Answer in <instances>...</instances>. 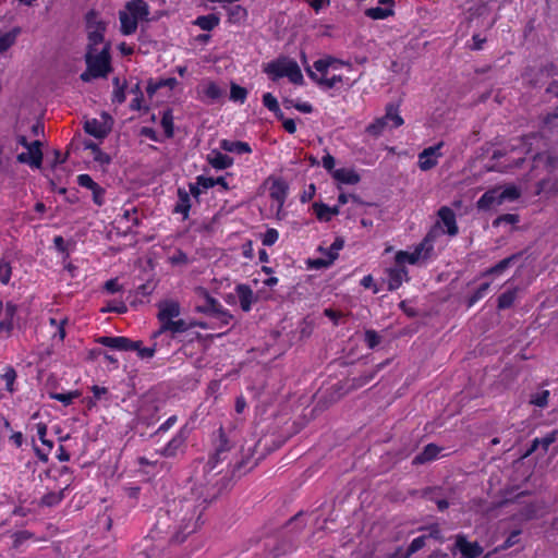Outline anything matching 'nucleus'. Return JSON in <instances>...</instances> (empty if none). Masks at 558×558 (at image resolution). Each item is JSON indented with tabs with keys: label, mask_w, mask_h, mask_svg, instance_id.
I'll list each match as a JSON object with an SVG mask.
<instances>
[{
	"label": "nucleus",
	"mask_w": 558,
	"mask_h": 558,
	"mask_svg": "<svg viewBox=\"0 0 558 558\" xmlns=\"http://www.w3.org/2000/svg\"><path fill=\"white\" fill-rule=\"evenodd\" d=\"M439 221L430 228L425 234L423 240L414 246L413 252L398 251L395 255L396 263H408L410 265H416L420 262H426L434 255V245L439 236L441 229Z\"/></svg>",
	"instance_id": "1"
},
{
	"label": "nucleus",
	"mask_w": 558,
	"mask_h": 558,
	"mask_svg": "<svg viewBox=\"0 0 558 558\" xmlns=\"http://www.w3.org/2000/svg\"><path fill=\"white\" fill-rule=\"evenodd\" d=\"M206 507V499L202 501L184 499L182 501L181 510L184 511V514L180 519L179 531L173 537L177 543H182L189 534L197 530L202 524L201 520Z\"/></svg>",
	"instance_id": "2"
},
{
	"label": "nucleus",
	"mask_w": 558,
	"mask_h": 558,
	"mask_svg": "<svg viewBox=\"0 0 558 558\" xmlns=\"http://www.w3.org/2000/svg\"><path fill=\"white\" fill-rule=\"evenodd\" d=\"M149 7L144 0L126 2L124 10L119 12L120 31L123 35H133L142 21H148Z\"/></svg>",
	"instance_id": "3"
},
{
	"label": "nucleus",
	"mask_w": 558,
	"mask_h": 558,
	"mask_svg": "<svg viewBox=\"0 0 558 558\" xmlns=\"http://www.w3.org/2000/svg\"><path fill=\"white\" fill-rule=\"evenodd\" d=\"M158 307L160 328L154 333V337H158L163 332H171L172 335L182 333L189 329V325L185 320L175 319L180 315V305L178 302L163 301L159 303Z\"/></svg>",
	"instance_id": "4"
},
{
	"label": "nucleus",
	"mask_w": 558,
	"mask_h": 558,
	"mask_svg": "<svg viewBox=\"0 0 558 558\" xmlns=\"http://www.w3.org/2000/svg\"><path fill=\"white\" fill-rule=\"evenodd\" d=\"M86 64L87 70L81 74L82 81L105 77L111 70L109 46L102 45L100 49L87 50Z\"/></svg>",
	"instance_id": "5"
},
{
	"label": "nucleus",
	"mask_w": 558,
	"mask_h": 558,
	"mask_svg": "<svg viewBox=\"0 0 558 558\" xmlns=\"http://www.w3.org/2000/svg\"><path fill=\"white\" fill-rule=\"evenodd\" d=\"M539 144L545 145L544 136L539 132H532L517 140V144L511 146L510 151H519L520 156L514 158L509 167L520 168L524 162L525 156L536 159L539 156Z\"/></svg>",
	"instance_id": "6"
},
{
	"label": "nucleus",
	"mask_w": 558,
	"mask_h": 558,
	"mask_svg": "<svg viewBox=\"0 0 558 558\" xmlns=\"http://www.w3.org/2000/svg\"><path fill=\"white\" fill-rule=\"evenodd\" d=\"M404 123L403 118L399 114L398 107L393 104L386 106L384 117L375 119L366 126V133L373 137L380 136L387 128L397 129Z\"/></svg>",
	"instance_id": "7"
},
{
	"label": "nucleus",
	"mask_w": 558,
	"mask_h": 558,
	"mask_svg": "<svg viewBox=\"0 0 558 558\" xmlns=\"http://www.w3.org/2000/svg\"><path fill=\"white\" fill-rule=\"evenodd\" d=\"M196 99L205 105L220 102L226 96V88L210 78H203L195 88Z\"/></svg>",
	"instance_id": "8"
},
{
	"label": "nucleus",
	"mask_w": 558,
	"mask_h": 558,
	"mask_svg": "<svg viewBox=\"0 0 558 558\" xmlns=\"http://www.w3.org/2000/svg\"><path fill=\"white\" fill-rule=\"evenodd\" d=\"M196 311L216 319L219 326H227L232 315L214 298L206 295L204 303L196 306Z\"/></svg>",
	"instance_id": "9"
},
{
	"label": "nucleus",
	"mask_w": 558,
	"mask_h": 558,
	"mask_svg": "<svg viewBox=\"0 0 558 558\" xmlns=\"http://www.w3.org/2000/svg\"><path fill=\"white\" fill-rule=\"evenodd\" d=\"M190 436V429L186 425L182 426L175 435L162 447L159 453L165 458H175L183 454L186 449V441Z\"/></svg>",
	"instance_id": "10"
},
{
	"label": "nucleus",
	"mask_w": 558,
	"mask_h": 558,
	"mask_svg": "<svg viewBox=\"0 0 558 558\" xmlns=\"http://www.w3.org/2000/svg\"><path fill=\"white\" fill-rule=\"evenodd\" d=\"M17 306L11 302L3 304L0 301V338H8L13 328L16 316Z\"/></svg>",
	"instance_id": "11"
},
{
	"label": "nucleus",
	"mask_w": 558,
	"mask_h": 558,
	"mask_svg": "<svg viewBox=\"0 0 558 558\" xmlns=\"http://www.w3.org/2000/svg\"><path fill=\"white\" fill-rule=\"evenodd\" d=\"M34 429L36 430V436L43 444V448H39L35 441L33 440V449L35 451L36 457L41 462H47L49 459V454L53 448V441L47 438V425L43 422L35 424Z\"/></svg>",
	"instance_id": "12"
},
{
	"label": "nucleus",
	"mask_w": 558,
	"mask_h": 558,
	"mask_svg": "<svg viewBox=\"0 0 558 558\" xmlns=\"http://www.w3.org/2000/svg\"><path fill=\"white\" fill-rule=\"evenodd\" d=\"M41 142L36 140L31 142L29 146L16 156V159L20 163L28 165L31 168L39 169L43 163V150H41Z\"/></svg>",
	"instance_id": "13"
},
{
	"label": "nucleus",
	"mask_w": 558,
	"mask_h": 558,
	"mask_svg": "<svg viewBox=\"0 0 558 558\" xmlns=\"http://www.w3.org/2000/svg\"><path fill=\"white\" fill-rule=\"evenodd\" d=\"M230 448L231 446L228 437L226 436L223 429L219 428L214 452L210 454L207 462L210 470L215 469L221 461L226 459L227 452L230 450Z\"/></svg>",
	"instance_id": "14"
},
{
	"label": "nucleus",
	"mask_w": 558,
	"mask_h": 558,
	"mask_svg": "<svg viewBox=\"0 0 558 558\" xmlns=\"http://www.w3.org/2000/svg\"><path fill=\"white\" fill-rule=\"evenodd\" d=\"M444 142H439L434 146L424 148L418 154V167L422 171H428L437 166L438 159L442 156L440 149Z\"/></svg>",
	"instance_id": "15"
},
{
	"label": "nucleus",
	"mask_w": 558,
	"mask_h": 558,
	"mask_svg": "<svg viewBox=\"0 0 558 558\" xmlns=\"http://www.w3.org/2000/svg\"><path fill=\"white\" fill-rule=\"evenodd\" d=\"M405 264L407 263L395 262V266L386 270L389 291L398 290L402 286L403 281H408L410 279Z\"/></svg>",
	"instance_id": "16"
},
{
	"label": "nucleus",
	"mask_w": 558,
	"mask_h": 558,
	"mask_svg": "<svg viewBox=\"0 0 558 558\" xmlns=\"http://www.w3.org/2000/svg\"><path fill=\"white\" fill-rule=\"evenodd\" d=\"M97 342L104 347L111 348L118 351H133L138 348V341H133L126 337H108L104 336L98 338Z\"/></svg>",
	"instance_id": "17"
},
{
	"label": "nucleus",
	"mask_w": 558,
	"mask_h": 558,
	"mask_svg": "<svg viewBox=\"0 0 558 558\" xmlns=\"http://www.w3.org/2000/svg\"><path fill=\"white\" fill-rule=\"evenodd\" d=\"M84 130L87 134L98 140H102L109 134L111 130V124L108 119H90L85 121Z\"/></svg>",
	"instance_id": "18"
},
{
	"label": "nucleus",
	"mask_w": 558,
	"mask_h": 558,
	"mask_svg": "<svg viewBox=\"0 0 558 558\" xmlns=\"http://www.w3.org/2000/svg\"><path fill=\"white\" fill-rule=\"evenodd\" d=\"M281 77H288L295 85H302L304 82L299 64L284 58H281Z\"/></svg>",
	"instance_id": "19"
},
{
	"label": "nucleus",
	"mask_w": 558,
	"mask_h": 558,
	"mask_svg": "<svg viewBox=\"0 0 558 558\" xmlns=\"http://www.w3.org/2000/svg\"><path fill=\"white\" fill-rule=\"evenodd\" d=\"M437 215L440 219V222H442V225L446 227V232L450 236L457 235L459 232V228L457 225L454 211L448 206H442L439 208Z\"/></svg>",
	"instance_id": "20"
},
{
	"label": "nucleus",
	"mask_w": 558,
	"mask_h": 558,
	"mask_svg": "<svg viewBox=\"0 0 558 558\" xmlns=\"http://www.w3.org/2000/svg\"><path fill=\"white\" fill-rule=\"evenodd\" d=\"M343 64L341 60L329 56L314 61L313 68L311 69L318 74V77H327L330 68L339 69Z\"/></svg>",
	"instance_id": "21"
},
{
	"label": "nucleus",
	"mask_w": 558,
	"mask_h": 558,
	"mask_svg": "<svg viewBox=\"0 0 558 558\" xmlns=\"http://www.w3.org/2000/svg\"><path fill=\"white\" fill-rule=\"evenodd\" d=\"M236 296L240 302V307L243 312H250L253 304L256 302V296L253 290L247 284H238L235 287Z\"/></svg>",
	"instance_id": "22"
},
{
	"label": "nucleus",
	"mask_w": 558,
	"mask_h": 558,
	"mask_svg": "<svg viewBox=\"0 0 558 558\" xmlns=\"http://www.w3.org/2000/svg\"><path fill=\"white\" fill-rule=\"evenodd\" d=\"M457 547L465 558H478L484 551L478 543L469 542L462 536L457 538Z\"/></svg>",
	"instance_id": "23"
},
{
	"label": "nucleus",
	"mask_w": 558,
	"mask_h": 558,
	"mask_svg": "<svg viewBox=\"0 0 558 558\" xmlns=\"http://www.w3.org/2000/svg\"><path fill=\"white\" fill-rule=\"evenodd\" d=\"M441 450L442 448L437 446L436 444H428L420 453H417L413 458L412 464L421 465L434 461L438 458V454L440 453Z\"/></svg>",
	"instance_id": "24"
},
{
	"label": "nucleus",
	"mask_w": 558,
	"mask_h": 558,
	"mask_svg": "<svg viewBox=\"0 0 558 558\" xmlns=\"http://www.w3.org/2000/svg\"><path fill=\"white\" fill-rule=\"evenodd\" d=\"M308 77L314 81L320 89L327 90L333 88L337 84L343 82L342 75H332L331 77H318V74L313 72L308 66L306 68Z\"/></svg>",
	"instance_id": "25"
},
{
	"label": "nucleus",
	"mask_w": 558,
	"mask_h": 558,
	"mask_svg": "<svg viewBox=\"0 0 558 558\" xmlns=\"http://www.w3.org/2000/svg\"><path fill=\"white\" fill-rule=\"evenodd\" d=\"M313 211L319 221L328 222L333 216L339 215L340 210L338 206L330 207L325 203L315 202L312 205Z\"/></svg>",
	"instance_id": "26"
},
{
	"label": "nucleus",
	"mask_w": 558,
	"mask_h": 558,
	"mask_svg": "<svg viewBox=\"0 0 558 558\" xmlns=\"http://www.w3.org/2000/svg\"><path fill=\"white\" fill-rule=\"evenodd\" d=\"M1 380L4 383V389L10 395L15 393L19 390V386L16 383L17 373L11 365H5L3 367V372L0 375Z\"/></svg>",
	"instance_id": "27"
},
{
	"label": "nucleus",
	"mask_w": 558,
	"mask_h": 558,
	"mask_svg": "<svg viewBox=\"0 0 558 558\" xmlns=\"http://www.w3.org/2000/svg\"><path fill=\"white\" fill-rule=\"evenodd\" d=\"M499 205H501L499 190L495 189L486 191L477 201V208L482 210H488Z\"/></svg>",
	"instance_id": "28"
},
{
	"label": "nucleus",
	"mask_w": 558,
	"mask_h": 558,
	"mask_svg": "<svg viewBox=\"0 0 558 558\" xmlns=\"http://www.w3.org/2000/svg\"><path fill=\"white\" fill-rule=\"evenodd\" d=\"M207 160L217 170H225L233 165V158L218 150L208 154Z\"/></svg>",
	"instance_id": "29"
},
{
	"label": "nucleus",
	"mask_w": 558,
	"mask_h": 558,
	"mask_svg": "<svg viewBox=\"0 0 558 558\" xmlns=\"http://www.w3.org/2000/svg\"><path fill=\"white\" fill-rule=\"evenodd\" d=\"M332 178L342 184H356L360 182V175L353 170L348 168H339L332 171Z\"/></svg>",
	"instance_id": "30"
},
{
	"label": "nucleus",
	"mask_w": 558,
	"mask_h": 558,
	"mask_svg": "<svg viewBox=\"0 0 558 558\" xmlns=\"http://www.w3.org/2000/svg\"><path fill=\"white\" fill-rule=\"evenodd\" d=\"M220 148L228 153L236 155H244L251 153V147L247 143L241 141L222 140L220 142Z\"/></svg>",
	"instance_id": "31"
},
{
	"label": "nucleus",
	"mask_w": 558,
	"mask_h": 558,
	"mask_svg": "<svg viewBox=\"0 0 558 558\" xmlns=\"http://www.w3.org/2000/svg\"><path fill=\"white\" fill-rule=\"evenodd\" d=\"M190 209H191L190 194L185 190L179 189L178 202L174 207V213L183 215V218L186 219L189 217Z\"/></svg>",
	"instance_id": "32"
},
{
	"label": "nucleus",
	"mask_w": 558,
	"mask_h": 558,
	"mask_svg": "<svg viewBox=\"0 0 558 558\" xmlns=\"http://www.w3.org/2000/svg\"><path fill=\"white\" fill-rule=\"evenodd\" d=\"M438 533V530L435 529V531H432L429 535H420L415 537L410 545L404 548V553L410 558L413 554L417 553L422 548L426 546V542L429 537H436V534Z\"/></svg>",
	"instance_id": "33"
},
{
	"label": "nucleus",
	"mask_w": 558,
	"mask_h": 558,
	"mask_svg": "<svg viewBox=\"0 0 558 558\" xmlns=\"http://www.w3.org/2000/svg\"><path fill=\"white\" fill-rule=\"evenodd\" d=\"M488 13L489 9L486 3H476L473 7L469 8L466 12V22L469 25H471L474 21H478L480 19L488 15Z\"/></svg>",
	"instance_id": "34"
},
{
	"label": "nucleus",
	"mask_w": 558,
	"mask_h": 558,
	"mask_svg": "<svg viewBox=\"0 0 558 558\" xmlns=\"http://www.w3.org/2000/svg\"><path fill=\"white\" fill-rule=\"evenodd\" d=\"M86 21V29L89 31H98V32H105L106 31V23L99 17V14L92 10L87 12L85 16Z\"/></svg>",
	"instance_id": "35"
},
{
	"label": "nucleus",
	"mask_w": 558,
	"mask_h": 558,
	"mask_svg": "<svg viewBox=\"0 0 558 558\" xmlns=\"http://www.w3.org/2000/svg\"><path fill=\"white\" fill-rule=\"evenodd\" d=\"M517 295H518V288H512V289H509V290L505 291L504 293H501L497 300L498 310L502 311V310L510 308L513 305V303L517 299Z\"/></svg>",
	"instance_id": "36"
},
{
	"label": "nucleus",
	"mask_w": 558,
	"mask_h": 558,
	"mask_svg": "<svg viewBox=\"0 0 558 558\" xmlns=\"http://www.w3.org/2000/svg\"><path fill=\"white\" fill-rule=\"evenodd\" d=\"M219 17L216 14H207L198 16L194 24L203 31H213L219 24Z\"/></svg>",
	"instance_id": "37"
},
{
	"label": "nucleus",
	"mask_w": 558,
	"mask_h": 558,
	"mask_svg": "<svg viewBox=\"0 0 558 558\" xmlns=\"http://www.w3.org/2000/svg\"><path fill=\"white\" fill-rule=\"evenodd\" d=\"M517 258V255H511L509 257H506L501 260H499L496 265L493 267L487 268L485 271L482 272V277H487L492 275H499L502 271H505L510 264Z\"/></svg>",
	"instance_id": "38"
},
{
	"label": "nucleus",
	"mask_w": 558,
	"mask_h": 558,
	"mask_svg": "<svg viewBox=\"0 0 558 558\" xmlns=\"http://www.w3.org/2000/svg\"><path fill=\"white\" fill-rule=\"evenodd\" d=\"M545 193L549 195H558V178L543 179L537 183V194Z\"/></svg>",
	"instance_id": "39"
},
{
	"label": "nucleus",
	"mask_w": 558,
	"mask_h": 558,
	"mask_svg": "<svg viewBox=\"0 0 558 558\" xmlns=\"http://www.w3.org/2000/svg\"><path fill=\"white\" fill-rule=\"evenodd\" d=\"M68 487L60 489L58 492H49L41 497V505L47 507H53L59 505L65 497L64 493Z\"/></svg>",
	"instance_id": "40"
},
{
	"label": "nucleus",
	"mask_w": 558,
	"mask_h": 558,
	"mask_svg": "<svg viewBox=\"0 0 558 558\" xmlns=\"http://www.w3.org/2000/svg\"><path fill=\"white\" fill-rule=\"evenodd\" d=\"M393 9L383 8V7H374L365 10V15L372 20H385L391 15H393Z\"/></svg>",
	"instance_id": "41"
},
{
	"label": "nucleus",
	"mask_w": 558,
	"mask_h": 558,
	"mask_svg": "<svg viewBox=\"0 0 558 558\" xmlns=\"http://www.w3.org/2000/svg\"><path fill=\"white\" fill-rule=\"evenodd\" d=\"M160 125L165 132L166 137L171 138L174 134L172 110L168 109L163 111Z\"/></svg>",
	"instance_id": "42"
},
{
	"label": "nucleus",
	"mask_w": 558,
	"mask_h": 558,
	"mask_svg": "<svg viewBox=\"0 0 558 558\" xmlns=\"http://www.w3.org/2000/svg\"><path fill=\"white\" fill-rule=\"evenodd\" d=\"M68 323L66 318L57 319L54 317L49 318V324L54 327V332L52 335L53 340H58V342H62L65 338V329L64 326Z\"/></svg>",
	"instance_id": "43"
},
{
	"label": "nucleus",
	"mask_w": 558,
	"mask_h": 558,
	"mask_svg": "<svg viewBox=\"0 0 558 558\" xmlns=\"http://www.w3.org/2000/svg\"><path fill=\"white\" fill-rule=\"evenodd\" d=\"M489 287H490L489 282H484V283L480 284V287L468 298V300H466L468 307H472L480 300H482L487 294Z\"/></svg>",
	"instance_id": "44"
},
{
	"label": "nucleus",
	"mask_w": 558,
	"mask_h": 558,
	"mask_svg": "<svg viewBox=\"0 0 558 558\" xmlns=\"http://www.w3.org/2000/svg\"><path fill=\"white\" fill-rule=\"evenodd\" d=\"M228 15L231 23L238 24L245 21L247 12L243 7L236 4L229 8Z\"/></svg>",
	"instance_id": "45"
},
{
	"label": "nucleus",
	"mask_w": 558,
	"mask_h": 558,
	"mask_svg": "<svg viewBox=\"0 0 558 558\" xmlns=\"http://www.w3.org/2000/svg\"><path fill=\"white\" fill-rule=\"evenodd\" d=\"M246 97H247V90L244 87H242L235 83H231L230 97H229L231 101L244 104V101L246 100Z\"/></svg>",
	"instance_id": "46"
},
{
	"label": "nucleus",
	"mask_w": 558,
	"mask_h": 558,
	"mask_svg": "<svg viewBox=\"0 0 558 558\" xmlns=\"http://www.w3.org/2000/svg\"><path fill=\"white\" fill-rule=\"evenodd\" d=\"M125 101V84H121L119 77L113 78L112 102L121 105Z\"/></svg>",
	"instance_id": "47"
},
{
	"label": "nucleus",
	"mask_w": 558,
	"mask_h": 558,
	"mask_svg": "<svg viewBox=\"0 0 558 558\" xmlns=\"http://www.w3.org/2000/svg\"><path fill=\"white\" fill-rule=\"evenodd\" d=\"M284 108L287 109H291V108H294L303 113H311L313 112L314 108H313V105L307 102V101H295L293 99H283L282 101Z\"/></svg>",
	"instance_id": "48"
},
{
	"label": "nucleus",
	"mask_w": 558,
	"mask_h": 558,
	"mask_svg": "<svg viewBox=\"0 0 558 558\" xmlns=\"http://www.w3.org/2000/svg\"><path fill=\"white\" fill-rule=\"evenodd\" d=\"M549 397V390L543 389L531 395L530 403L538 408H545L548 405Z\"/></svg>",
	"instance_id": "49"
},
{
	"label": "nucleus",
	"mask_w": 558,
	"mask_h": 558,
	"mask_svg": "<svg viewBox=\"0 0 558 558\" xmlns=\"http://www.w3.org/2000/svg\"><path fill=\"white\" fill-rule=\"evenodd\" d=\"M104 34L105 32H98V31H89L87 32L88 35V49H99L98 46L104 44Z\"/></svg>",
	"instance_id": "50"
},
{
	"label": "nucleus",
	"mask_w": 558,
	"mask_h": 558,
	"mask_svg": "<svg viewBox=\"0 0 558 558\" xmlns=\"http://www.w3.org/2000/svg\"><path fill=\"white\" fill-rule=\"evenodd\" d=\"M344 241L341 238H336L330 247L326 251V255L331 263H333L339 255V251L342 250Z\"/></svg>",
	"instance_id": "51"
},
{
	"label": "nucleus",
	"mask_w": 558,
	"mask_h": 558,
	"mask_svg": "<svg viewBox=\"0 0 558 558\" xmlns=\"http://www.w3.org/2000/svg\"><path fill=\"white\" fill-rule=\"evenodd\" d=\"M12 267L5 259H0V283L8 284L11 279Z\"/></svg>",
	"instance_id": "52"
},
{
	"label": "nucleus",
	"mask_w": 558,
	"mask_h": 558,
	"mask_svg": "<svg viewBox=\"0 0 558 558\" xmlns=\"http://www.w3.org/2000/svg\"><path fill=\"white\" fill-rule=\"evenodd\" d=\"M499 196L502 204L506 201H514L519 198L520 192L515 186H507L504 190L499 191Z\"/></svg>",
	"instance_id": "53"
},
{
	"label": "nucleus",
	"mask_w": 558,
	"mask_h": 558,
	"mask_svg": "<svg viewBox=\"0 0 558 558\" xmlns=\"http://www.w3.org/2000/svg\"><path fill=\"white\" fill-rule=\"evenodd\" d=\"M263 104L267 109H269L274 113L277 114L279 112V104L277 101V98L272 94L265 93L263 95Z\"/></svg>",
	"instance_id": "54"
},
{
	"label": "nucleus",
	"mask_w": 558,
	"mask_h": 558,
	"mask_svg": "<svg viewBox=\"0 0 558 558\" xmlns=\"http://www.w3.org/2000/svg\"><path fill=\"white\" fill-rule=\"evenodd\" d=\"M169 263L173 266L186 265L189 263V257L183 251L177 250L171 256H169Z\"/></svg>",
	"instance_id": "55"
},
{
	"label": "nucleus",
	"mask_w": 558,
	"mask_h": 558,
	"mask_svg": "<svg viewBox=\"0 0 558 558\" xmlns=\"http://www.w3.org/2000/svg\"><path fill=\"white\" fill-rule=\"evenodd\" d=\"M265 72L268 74L271 81H279V59H275L269 62L265 68Z\"/></svg>",
	"instance_id": "56"
},
{
	"label": "nucleus",
	"mask_w": 558,
	"mask_h": 558,
	"mask_svg": "<svg viewBox=\"0 0 558 558\" xmlns=\"http://www.w3.org/2000/svg\"><path fill=\"white\" fill-rule=\"evenodd\" d=\"M365 342L369 349H374L380 343V336L377 331L368 329L365 331Z\"/></svg>",
	"instance_id": "57"
},
{
	"label": "nucleus",
	"mask_w": 558,
	"mask_h": 558,
	"mask_svg": "<svg viewBox=\"0 0 558 558\" xmlns=\"http://www.w3.org/2000/svg\"><path fill=\"white\" fill-rule=\"evenodd\" d=\"M90 191L93 194L94 204L97 206H102L106 202V199H105L106 190L97 183L96 187H94Z\"/></svg>",
	"instance_id": "58"
},
{
	"label": "nucleus",
	"mask_w": 558,
	"mask_h": 558,
	"mask_svg": "<svg viewBox=\"0 0 558 558\" xmlns=\"http://www.w3.org/2000/svg\"><path fill=\"white\" fill-rule=\"evenodd\" d=\"M77 397V392H66V393H52L51 398L63 403L64 405L72 404L73 400Z\"/></svg>",
	"instance_id": "59"
},
{
	"label": "nucleus",
	"mask_w": 558,
	"mask_h": 558,
	"mask_svg": "<svg viewBox=\"0 0 558 558\" xmlns=\"http://www.w3.org/2000/svg\"><path fill=\"white\" fill-rule=\"evenodd\" d=\"M77 181V184L81 186V187H85L87 190H93L94 187H96L97 183L93 180V178L89 175V174H80L76 179Z\"/></svg>",
	"instance_id": "60"
},
{
	"label": "nucleus",
	"mask_w": 558,
	"mask_h": 558,
	"mask_svg": "<svg viewBox=\"0 0 558 558\" xmlns=\"http://www.w3.org/2000/svg\"><path fill=\"white\" fill-rule=\"evenodd\" d=\"M178 422L177 415L169 416L155 432V435H161L167 433Z\"/></svg>",
	"instance_id": "61"
},
{
	"label": "nucleus",
	"mask_w": 558,
	"mask_h": 558,
	"mask_svg": "<svg viewBox=\"0 0 558 558\" xmlns=\"http://www.w3.org/2000/svg\"><path fill=\"white\" fill-rule=\"evenodd\" d=\"M17 33H19V31H17V29H14L13 32H10V33L4 34V35L0 38V47H1L2 49H7V48H9L11 45H13V43L15 41V38H16Z\"/></svg>",
	"instance_id": "62"
},
{
	"label": "nucleus",
	"mask_w": 558,
	"mask_h": 558,
	"mask_svg": "<svg viewBox=\"0 0 558 558\" xmlns=\"http://www.w3.org/2000/svg\"><path fill=\"white\" fill-rule=\"evenodd\" d=\"M557 439V432H551L547 434L543 438H538V444L542 447V449L546 452L549 449V446L554 444Z\"/></svg>",
	"instance_id": "63"
},
{
	"label": "nucleus",
	"mask_w": 558,
	"mask_h": 558,
	"mask_svg": "<svg viewBox=\"0 0 558 558\" xmlns=\"http://www.w3.org/2000/svg\"><path fill=\"white\" fill-rule=\"evenodd\" d=\"M376 558H409L404 553V547L398 546L392 551L386 553L384 556Z\"/></svg>",
	"instance_id": "64"
}]
</instances>
